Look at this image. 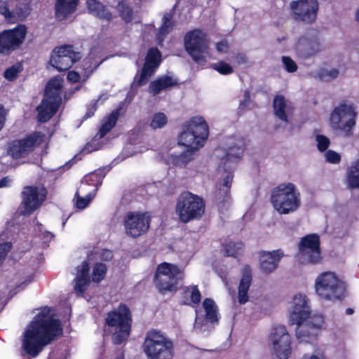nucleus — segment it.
<instances>
[{
  "label": "nucleus",
  "instance_id": "f257e3e1",
  "mask_svg": "<svg viewBox=\"0 0 359 359\" xmlns=\"http://www.w3.org/2000/svg\"><path fill=\"white\" fill-rule=\"evenodd\" d=\"M53 316L49 307L41 309L25 330L22 348L30 356H37L55 337L61 334L60 323Z\"/></svg>",
  "mask_w": 359,
  "mask_h": 359
},
{
  "label": "nucleus",
  "instance_id": "f03ea898",
  "mask_svg": "<svg viewBox=\"0 0 359 359\" xmlns=\"http://www.w3.org/2000/svg\"><path fill=\"white\" fill-rule=\"evenodd\" d=\"M289 323L296 325V337L299 343H312L319 334L323 324L320 316L311 317V310L306 294H294L289 303Z\"/></svg>",
  "mask_w": 359,
  "mask_h": 359
},
{
  "label": "nucleus",
  "instance_id": "7ed1b4c3",
  "mask_svg": "<svg viewBox=\"0 0 359 359\" xmlns=\"http://www.w3.org/2000/svg\"><path fill=\"white\" fill-rule=\"evenodd\" d=\"M225 149V156L221 159L218 172L224 175L222 183L219 185L217 196L224 201L229 198V192L231 187L233 174V168L241 158L244 150V141L241 138H229Z\"/></svg>",
  "mask_w": 359,
  "mask_h": 359
},
{
  "label": "nucleus",
  "instance_id": "20e7f679",
  "mask_svg": "<svg viewBox=\"0 0 359 359\" xmlns=\"http://www.w3.org/2000/svg\"><path fill=\"white\" fill-rule=\"evenodd\" d=\"M208 135L209 128L205 119L200 116H194L184 125V130L178 137V143L188 151L193 152L205 145Z\"/></svg>",
  "mask_w": 359,
  "mask_h": 359
},
{
  "label": "nucleus",
  "instance_id": "39448f33",
  "mask_svg": "<svg viewBox=\"0 0 359 359\" xmlns=\"http://www.w3.org/2000/svg\"><path fill=\"white\" fill-rule=\"evenodd\" d=\"M271 203L279 214L289 215L301 206V194L294 184L284 182L272 189Z\"/></svg>",
  "mask_w": 359,
  "mask_h": 359
},
{
  "label": "nucleus",
  "instance_id": "423d86ee",
  "mask_svg": "<svg viewBox=\"0 0 359 359\" xmlns=\"http://www.w3.org/2000/svg\"><path fill=\"white\" fill-rule=\"evenodd\" d=\"M63 79L59 76L49 80L46 89L44 98L37 107L38 121H48L57 111L62 101Z\"/></svg>",
  "mask_w": 359,
  "mask_h": 359
},
{
  "label": "nucleus",
  "instance_id": "0eeeda50",
  "mask_svg": "<svg viewBox=\"0 0 359 359\" xmlns=\"http://www.w3.org/2000/svg\"><path fill=\"white\" fill-rule=\"evenodd\" d=\"M105 322L108 330L112 333V339L115 344H121L128 338L132 318L130 311L125 304H121L109 312Z\"/></svg>",
  "mask_w": 359,
  "mask_h": 359
},
{
  "label": "nucleus",
  "instance_id": "6e6552de",
  "mask_svg": "<svg viewBox=\"0 0 359 359\" xmlns=\"http://www.w3.org/2000/svg\"><path fill=\"white\" fill-rule=\"evenodd\" d=\"M147 359H161L173 356L172 342L161 331L151 330L146 334L142 346Z\"/></svg>",
  "mask_w": 359,
  "mask_h": 359
},
{
  "label": "nucleus",
  "instance_id": "1a4fd4ad",
  "mask_svg": "<svg viewBox=\"0 0 359 359\" xmlns=\"http://www.w3.org/2000/svg\"><path fill=\"white\" fill-rule=\"evenodd\" d=\"M356 117L357 112L353 104L348 102H341L330 114V127L345 136H351L356 125Z\"/></svg>",
  "mask_w": 359,
  "mask_h": 359
},
{
  "label": "nucleus",
  "instance_id": "9d476101",
  "mask_svg": "<svg viewBox=\"0 0 359 359\" xmlns=\"http://www.w3.org/2000/svg\"><path fill=\"white\" fill-rule=\"evenodd\" d=\"M205 212V203L202 198L191 192H184L178 198L176 213L180 221L187 223L200 219Z\"/></svg>",
  "mask_w": 359,
  "mask_h": 359
},
{
  "label": "nucleus",
  "instance_id": "9b49d317",
  "mask_svg": "<svg viewBox=\"0 0 359 359\" xmlns=\"http://www.w3.org/2000/svg\"><path fill=\"white\" fill-rule=\"evenodd\" d=\"M316 293L325 299H339L345 295L346 285L332 272H323L316 279Z\"/></svg>",
  "mask_w": 359,
  "mask_h": 359
},
{
  "label": "nucleus",
  "instance_id": "f8f14e48",
  "mask_svg": "<svg viewBox=\"0 0 359 359\" xmlns=\"http://www.w3.org/2000/svg\"><path fill=\"white\" fill-rule=\"evenodd\" d=\"M187 51L198 64H203L210 57L209 41L206 34L200 29L188 32L184 36Z\"/></svg>",
  "mask_w": 359,
  "mask_h": 359
},
{
  "label": "nucleus",
  "instance_id": "ddd939ff",
  "mask_svg": "<svg viewBox=\"0 0 359 359\" xmlns=\"http://www.w3.org/2000/svg\"><path fill=\"white\" fill-rule=\"evenodd\" d=\"M269 344L275 359H288L292 354V339L284 325H277L271 328Z\"/></svg>",
  "mask_w": 359,
  "mask_h": 359
},
{
  "label": "nucleus",
  "instance_id": "4468645a",
  "mask_svg": "<svg viewBox=\"0 0 359 359\" xmlns=\"http://www.w3.org/2000/svg\"><path fill=\"white\" fill-rule=\"evenodd\" d=\"M183 278V272L177 266L163 262L156 269L154 282L158 290L163 293L175 290L179 280Z\"/></svg>",
  "mask_w": 359,
  "mask_h": 359
},
{
  "label": "nucleus",
  "instance_id": "2eb2a0df",
  "mask_svg": "<svg viewBox=\"0 0 359 359\" xmlns=\"http://www.w3.org/2000/svg\"><path fill=\"white\" fill-rule=\"evenodd\" d=\"M119 116L118 109L104 116L101 121L98 132L90 142L86 144L81 152L89 154L102 149L108 142L105 135L114 127Z\"/></svg>",
  "mask_w": 359,
  "mask_h": 359
},
{
  "label": "nucleus",
  "instance_id": "dca6fc26",
  "mask_svg": "<svg viewBox=\"0 0 359 359\" xmlns=\"http://www.w3.org/2000/svg\"><path fill=\"white\" fill-rule=\"evenodd\" d=\"M43 138L41 133H34L25 138L13 140L8 143V154L15 159L25 158L43 142Z\"/></svg>",
  "mask_w": 359,
  "mask_h": 359
},
{
  "label": "nucleus",
  "instance_id": "f3484780",
  "mask_svg": "<svg viewBox=\"0 0 359 359\" xmlns=\"http://www.w3.org/2000/svg\"><path fill=\"white\" fill-rule=\"evenodd\" d=\"M151 218L147 212H129L123 219L125 232L131 238L146 233L150 226Z\"/></svg>",
  "mask_w": 359,
  "mask_h": 359
},
{
  "label": "nucleus",
  "instance_id": "a211bd4d",
  "mask_svg": "<svg viewBox=\"0 0 359 359\" xmlns=\"http://www.w3.org/2000/svg\"><path fill=\"white\" fill-rule=\"evenodd\" d=\"M80 54L74 50L69 45H64L54 48L50 64L60 72L69 69L80 58Z\"/></svg>",
  "mask_w": 359,
  "mask_h": 359
},
{
  "label": "nucleus",
  "instance_id": "6ab92c4d",
  "mask_svg": "<svg viewBox=\"0 0 359 359\" xmlns=\"http://www.w3.org/2000/svg\"><path fill=\"white\" fill-rule=\"evenodd\" d=\"M26 32V27L22 25L1 32L0 34V54L9 53L18 48L23 43Z\"/></svg>",
  "mask_w": 359,
  "mask_h": 359
},
{
  "label": "nucleus",
  "instance_id": "aec40b11",
  "mask_svg": "<svg viewBox=\"0 0 359 359\" xmlns=\"http://www.w3.org/2000/svg\"><path fill=\"white\" fill-rule=\"evenodd\" d=\"M47 191L43 186H29L22 191L23 214H31L39 208L45 201Z\"/></svg>",
  "mask_w": 359,
  "mask_h": 359
},
{
  "label": "nucleus",
  "instance_id": "412c9836",
  "mask_svg": "<svg viewBox=\"0 0 359 359\" xmlns=\"http://www.w3.org/2000/svg\"><path fill=\"white\" fill-rule=\"evenodd\" d=\"M299 259L303 262L317 263L320 260V240L316 234L304 237L299 244Z\"/></svg>",
  "mask_w": 359,
  "mask_h": 359
},
{
  "label": "nucleus",
  "instance_id": "4be33fe9",
  "mask_svg": "<svg viewBox=\"0 0 359 359\" xmlns=\"http://www.w3.org/2000/svg\"><path fill=\"white\" fill-rule=\"evenodd\" d=\"M290 8L296 20L311 22L316 18L318 4L316 0H298L292 1Z\"/></svg>",
  "mask_w": 359,
  "mask_h": 359
},
{
  "label": "nucleus",
  "instance_id": "5701e85b",
  "mask_svg": "<svg viewBox=\"0 0 359 359\" xmlns=\"http://www.w3.org/2000/svg\"><path fill=\"white\" fill-rule=\"evenodd\" d=\"M103 178L104 175L101 171H96L86 175L76 192V194L93 198Z\"/></svg>",
  "mask_w": 359,
  "mask_h": 359
},
{
  "label": "nucleus",
  "instance_id": "b1692460",
  "mask_svg": "<svg viewBox=\"0 0 359 359\" xmlns=\"http://www.w3.org/2000/svg\"><path fill=\"white\" fill-rule=\"evenodd\" d=\"M161 53L157 48H152L149 50L138 80V84L140 86L146 83L148 79L156 70L161 62Z\"/></svg>",
  "mask_w": 359,
  "mask_h": 359
},
{
  "label": "nucleus",
  "instance_id": "393cba45",
  "mask_svg": "<svg viewBox=\"0 0 359 359\" xmlns=\"http://www.w3.org/2000/svg\"><path fill=\"white\" fill-rule=\"evenodd\" d=\"M282 250H276L271 252L263 251L260 252V268L264 273H269L274 271L279 261L283 257Z\"/></svg>",
  "mask_w": 359,
  "mask_h": 359
},
{
  "label": "nucleus",
  "instance_id": "a878e982",
  "mask_svg": "<svg viewBox=\"0 0 359 359\" xmlns=\"http://www.w3.org/2000/svg\"><path fill=\"white\" fill-rule=\"evenodd\" d=\"M89 264L86 261L76 268V276L74 278V292L78 294H82L86 290L89 283L88 278Z\"/></svg>",
  "mask_w": 359,
  "mask_h": 359
},
{
  "label": "nucleus",
  "instance_id": "bb28decb",
  "mask_svg": "<svg viewBox=\"0 0 359 359\" xmlns=\"http://www.w3.org/2000/svg\"><path fill=\"white\" fill-rule=\"evenodd\" d=\"M295 52L300 58L309 57L319 51V44L315 41L302 39L296 43Z\"/></svg>",
  "mask_w": 359,
  "mask_h": 359
},
{
  "label": "nucleus",
  "instance_id": "cd10ccee",
  "mask_svg": "<svg viewBox=\"0 0 359 359\" xmlns=\"http://www.w3.org/2000/svg\"><path fill=\"white\" fill-rule=\"evenodd\" d=\"M18 0H0V13L6 20L12 22L20 16Z\"/></svg>",
  "mask_w": 359,
  "mask_h": 359
},
{
  "label": "nucleus",
  "instance_id": "c85d7f7f",
  "mask_svg": "<svg viewBox=\"0 0 359 359\" xmlns=\"http://www.w3.org/2000/svg\"><path fill=\"white\" fill-rule=\"evenodd\" d=\"M252 281V270L245 266L242 270V278L238 287V302L245 304L248 301V291Z\"/></svg>",
  "mask_w": 359,
  "mask_h": 359
},
{
  "label": "nucleus",
  "instance_id": "c756f323",
  "mask_svg": "<svg viewBox=\"0 0 359 359\" xmlns=\"http://www.w3.org/2000/svg\"><path fill=\"white\" fill-rule=\"evenodd\" d=\"M79 0H56L55 8L57 18L63 19L74 12Z\"/></svg>",
  "mask_w": 359,
  "mask_h": 359
},
{
  "label": "nucleus",
  "instance_id": "7c9ffc66",
  "mask_svg": "<svg viewBox=\"0 0 359 359\" xmlns=\"http://www.w3.org/2000/svg\"><path fill=\"white\" fill-rule=\"evenodd\" d=\"M291 107L286 102L284 97L281 95H277L273 100V111L275 115L282 121L289 123L288 116L290 113Z\"/></svg>",
  "mask_w": 359,
  "mask_h": 359
},
{
  "label": "nucleus",
  "instance_id": "2f4dec72",
  "mask_svg": "<svg viewBox=\"0 0 359 359\" xmlns=\"http://www.w3.org/2000/svg\"><path fill=\"white\" fill-rule=\"evenodd\" d=\"M177 83L174 78L169 76H164L152 81L149 85V92L153 95H156L161 91L173 86Z\"/></svg>",
  "mask_w": 359,
  "mask_h": 359
},
{
  "label": "nucleus",
  "instance_id": "473e14b6",
  "mask_svg": "<svg viewBox=\"0 0 359 359\" xmlns=\"http://www.w3.org/2000/svg\"><path fill=\"white\" fill-rule=\"evenodd\" d=\"M89 12L98 18L109 20L111 13L100 1L96 0H87Z\"/></svg>",
  "mask_w": 359,
  "mask_h": 359
},
{
  "label": "nucleus",
  "instance_id": "72a5a7b5",
  "mask_svg": "<svg viewBox=\"0 0 359 359\" xmlns=\"http://www.w3.org/2000/svg\"><path fill=\"white\" fill-rule=\"evenodd\" d=\"M102 62V60L95 61L93 65H88L86 68L84 69V73L80 74L76 71H71L67 74V79L69 81L72 83L79 82L82 78L83 80L86 79L90 74L93 72V71L97 68L100 64Z\"/></svg>",
  "mask_w": 359,
  "mask_h": 359
},
{
  "label": "nucleus",
  "instance_id": "f704fd0d",
  "mask_svg": "<svg viewBox=\"0 0 359 359\" xmlns=\"http://www.w3.org/2000/svg\"><path fill=\"white\" fill-rule=\"evenodd\" d=\"M203 307L208 321L214 323L218 320L217 308L212 299H205L203 303Z\"/></svg>",
  "mask_w": 359,
  "mask_h": 359
},
{
  "label": "nucleus",
  "instance_id": "c9c22d12",
  "mask_svg": "<svg viewBox=\"0 0 359 359\" xmlns=\"http://www.w3.org/2000/svg\"><path fill=\"white\" fill-rule=\"evenodd\" d=\"M347 182L352 188H359V160L354 161L349 168Z\"/></svg>",
  "mask_w": 359,
  "mask_h": 359
},
{
  "label": "nucleus",
  "instance_id": "e433bc0d",
  "mask_svg": "<svg viewBox=\"0 0 359 359\" xmlns=\"http://www.w3.org/2000/svg\"><path fill=\"white\" fill-rule=\"evenodd\" d=\"M172 18L171 13H166L163 18V23L159 28L157 36V40L159 43L163 41L164 36L170 31L172 27Z\"/></svg>",
  "mask_w": 359,
  "mask_h": 359
},
{
  "label": "nucleus",
  "instance_id": "4c0bfd02",
  "mask_svg": "<svg viewBox=\"0 0 359 359\" xmlns=\"http://www.w3.org/2000/svg\"><path fill=\"white\" fill-rule=\"evenodd\" d=\"M107 268L104 264L97 262L93 267L91 278L95 283L102 281L107 273Z\"/></svg>",
  "mask_w": 359,
  "mask_h": 359
},
{
  "label": "nucleus",
  "instance_id": "58836bf2",
  "mask_svg": "<svg viewBox=\"0 0 359 359\" xmlns=\"http://www.w3.org/2000/svg\"><path fill=\"white\" fill-rule=\"evenodd\" d=\"M226 256L237 257L243 252V243L241 242H229L224 245Z\"/></svg>",
  "mask_w": 359,
  "mask_h": 359
},
{
  "label": "nucleus",
  "instance_id": "ea45409f",
  "mask_svg": "<svg viewBox=\"0 0 359 359\" xmlns=\"http://www.w3.org/2000/svg\"><path fill=\"white\" fill-rule=\"evenodd\" d=\"M167 123V116L163 112H158L152 116L149 125L153 129H159L164 127Z\"/></svg>",
  "mask_w": 359,
  "mask_h": 359
},
{
  "label": "nucleus",
  "instance_id": "a19ab883",
  "mask_svg": "<svg viewBox=\"0 0 359 359\" xmlns=\"http://www.w3.org/2000/svg\"><path fill=\"white\" fill-rule=\"evenodd\" d=\"M11 249V243L8 241L6 233L0 234V264Z\"/></svg>",
  "mask_w": 359,
  "mask_h": 359
},
{
  "label": "nucleus",
  "instance_id": "79ce46f5",
  "mask_svg": "<svg viewBox=\"0 0 359 359\" xmlns=\"http://www.w3.org/2000/svg\"><path fill=\"white\" fill-rule=\"evenodd\" d=\"M184 294L187 297L190 299V302L192 304L198 305L200 303L201 295L196 286L194 285L187 287Z\"/></svg>",
  "mask_w": 359,
  "mask_h": 359
},
{
  "label": "nucleus",
  "instance_id": "37998d69",
  "mask_svg": "<svg viewBox=\"0 0 359 359\" xmlns=\"http://www.w3.org/2000/svg\"><path fill=\"white\" fill-rule=\"evenodd\" d=\"M212 68L221 74L227 75L233 73V67L224 61H219L212 65Z\"/></svg>",
  "mask_w": 359,
  "mask_h": 359
},
{
  "label": "nucleus",
  "instance_id": "c03bdc74",
  "mask_svg": "<svg viewBox=\"0 0 359 359\" xmlns=\"http://www.w3.org/2000/svg\"><path fill=\"white\" fill-rule=\"evenodd\" d=\"M117 8L119 11L120 15L125 22H128L131 21L133 12L130 8H129L124 2H121L118 4Z\"/></svg>",
  "mask_w": 359,
  "mask_h": 359
},
{
  "label": "nucleus",
  "instance_id": "a18cd8bd",
  "mask_svg": "<svg viewBox=\"0 0 359 359\" xmlns=\"http://www.w3.org/2000/svg\"><path fill=\"white\" fill-rule=\"evenodd\" d=\"M35 231L36 235L40 237L46 245H47L53 238V235L50 232L43 230V226L41 224H36Z\"/></svg>",
  "mask_w": 359,
  "mask_h": 359
},
{
  "label": "nucleus",
  "instance_id": "49530a36",
  "mask_svg": "<svg viewBox=\"0 0 359 359\" xmlns=\"http://www.w3.org/2000/svg\"><path fill=\"white\" fill-rule=\"evenodd\" d=\"M188 163V160L184 154L173 155L171 154L168 159V164H172L175 166L183 167Z\"/></svg>",
  "mask_w": 359,
  "mask_h": 359
},
{
  "label": "nucleus",
  "instance_id": "de8ad7c7",
  "mask_svg": "<svg viewBox=\"0 0 359 359\" xmlns=\"http://www.w3.org/2000/svg\"><path fill=\"white\" fill-rule=\"evenodd\" d=\"M95 257L96 260L107 261L112 258V252L109 250H102V251H95L88 256V259L92 260Z\"/></svg>",
  "mask_w": 359,
  "mask_h": 359
},
{
  "label": "nucleus",
  "instance_id": "09e8293b",
  "mask_svg": "<svg viewBox=\"0 0 359 359\" xmlns=\"http://www.w3.org/2000/svg\"><path fill=\"white\" fill-rule=\"evenodd\" d=\"M20 71H21L20 65H15L11 67L8 68L5 71V72L4 74V76L5 77V79H6L8 81H13L17 78L18 74L20 72Z\"/></svg>",
  "mask_w": 359,
  "mask_h": 359
},
{
  "label": "nucleus",
  "instance_id": "8fccbe9b",
  "mask_svg": "<svg viewBox=\"0 0 359 359\" xmlns=\"http://www.w3.org/2000/svg\"><path fill=\"white\" fill-rule=\"evenodd\" d=\"M108 98V95L107 93H102L100 95L99 98L96 100V102L93 104H91L88 108V111L85 115L86 118H90L93 116L94 112L97 109V104H102Z\"/></svg>",
  "mask_w": 359,
  "mask_h": 359
},
{
  "label": "nucleus",
  "instance_id": "3c124183",
  "mask_svg": "<svg viewBox=\"0 0 359 359\" xmlns=\"http://www.w3.org/2000/svg\"><path fill=\"white\" fill-rule=\"evenodd\" d=\"M339 72L336 69H322L318 75L320 79L323 81H330L336 78L338 75Z\"/></svg>",
  "mask_w": 359,
  "mask_h": 359
},
{
  "label": "nucleus",
  "instance_id": "603ef678",
  "mask_svg": "<svg viewBox=\"0 0 359 359\" xmlns=\"http://www.w3.org/2000/svg\"><path fill=\"white\" fill-rule=\"evenodd\" d=\"M316 141L317 142L318 149L320 151H325L330 144V139L323 135H317Z\"/></svg>",
  "mask_w": 359,
  "mask_h": 359
},
{
  "label": "nucleus",
  "instance_id": "864d4df0",
  "mask_svg": "<svg viewBox=\"0 0 359 359\" xmlns=\"http://www.w3.org/2000/svg\"><path fill=\"white\" fill-rule=\"evenodd\" d=\"M282 62L287 72L292 73L297 71V65L296 62L290 57L283 56Z\"/></svg>",
  "mask_w": 359,
  "mask_h": 359
},
{
  "label": "nucleus",
  "instance_id": "5fc2aeb1",
  "mask_svg": "<svg viewBox=\"0 0 359 359\" xmlns=\"http://www.w3.org/2000/svg\"><path fill=\"white\" fill-rule=\"evenodd\" d=\"M325 158L326 161L332 164L339 163L341 161L340 154L333 150H328L326 151L325 154Z\"/></svg>",
  "mask_w": 359,
  "mask_h": 359
},
{
  "label": "nucleus",
  "instance_id": "6e6d98bb",
  "mask_svg": "<svg viewBox=\"0 0 359 359\" xmlns=\"http://www.w3.org/2000/svg\"><path fill=\"white\" fill-rule=\"evenodd\" d=\"M76 197V206L79 209L85 208L91 201L93 198L83 195L75 194Z\"/></svg>",
  "mask_w": 359,
  "mask_h": 359
},
{
  "label": "nucleus",
  "instance_id": "4d7b16f0",
  "mask_svg": "<svg viewBox=\"0 0 359 359\" xmlns=\"http://www.w3.org/2000/svg\"><path fill=\"white\" fill-rule=\"evenodd\" d=\"M300 359H326V357L322 350L316 349L313 353L304 354Z\"/></svg>",
  "mask_w": 359,
  "mask_h": 359
},
{
  "label": "nucleus",
  "instance_id": "13d9d810",
  "mask_svg": "<svg viewBox=\"0 0 359 359\" xmlns=\"http://www.w3.org/2000/svg\"><path fill=\"white\" fill-rule=\"evenodd\" d=\"M7 115H8V110L6 109L2 105H1L0 106V131L4 127Z\"/></svg>",
  "mask_w": 359,
  "mask_h": 359
},
{
  "label": "nucleus",
  "instance_id": "bf43d9fd",
  "mask_svg": "<svg viewBox=\"0 0 359 359\" xmlns=\"http://www.w3.org/2000/svg\"><path fill=\"white\" fill-rule=\"evenodd\" d=\"M216 48L219 53H225L228 50L229 46L226 41H222L217 43Z\"/></svg>",
  "mask_w": 359,
  "mask_h": 359
},
{
  "label": "nucleus",
  "instance_id": "052dcab7",
  "mask_svg": "<svg viewBox=\"0 0 359 359\" xmlns=\"http://www.w3.org/2000/svg\"><path fill=\"white\" fill-rule=\"evenodd\" d=\"M234 61L237 65L245 64L248 62V58L245 54L239 53L234 57Z\"/></svg>",
  "mask_w": 359,
  "mask_h": 359
},
{
  "label": "nucleus",
  "instance_id": "680f3d73",
  "mask_svg": "<svg viewBox=\"0 0 359 359\" xmlns=\"http://www.w3.org/2000/svg\"><path fill=\"white\" fill-rule=\"evenodd\" d=\"M11 178L9 177H5L0 180V188L7 187L11 185Z\"/></svg>",
  "mask_w": 359,
  "mask_h": 359
},
{
  "label": "nucleus",
  "instance_id": "e2e57ef3",
  "mask_svg": "<svg viewBox=\"0 0 359 359\" xmlns=\"http://www.w3.org/2000/svg\"><path fill=\"white\" fill-rule=\"evenodd\" d=\"M32 280H33V276H28V278L25 281L21 283L20 285H18V287L19 288V290H22L26 285H27L29 283H30Z\"/></svg>",
  "mask_w": 359,
  "mask_h": 359
},
{
  "label": "nucleus",
  "instance_id": "0e129e2a",
  "mask_svg": "<svg viewBox=\"0 0 359 359\" xmlns=\"http://www.w3.org/2000/svg\"><path fill=\"white\" fill-rule=\"evenodd\" d=\"M244 97V100L241 102V107H242L243 109H244L246 107V102L250 99L249 93L248 92H245Z\"/></svg>",
  "mask_w": 359,
  "mask_h": 359
},
{
  "label": "nucleus",
  "instance_id": "69168bd1",
  "mask_svg": "<svg viewBox=\"0 0 359 359\" xmlns=\"http://www.w3.org/2000/svg\"><path fill=\"white\" fill-rule=\"evenodd\" d=\"M196 316L195 327H196L199 324L200 318H199V315H198V311L197 310L196 311Z\"/></svg>",
  "mask_w": 359,
  "mask_h": 359
},
{
  "label": "nucleus",
  "instance_id": "338daca9",
  "mask_svg": "<svg viewBox=\"0 0 359 359\" xmlns=\"http://www.w3.org/2000/svg\"><path fill=\"white\" fill-rule=\"evenodd\" d=\"M355 18H356L357 21H359V8H358V10L356 11Z\"/></svg>",
  "mask_w": 359,
  "mask_h": 359
},
{
  "label": "nucleus",
  "instance_id": "774afa93",
  "mask_svg": "<svg viewBox=\"0 0 359 359\" xmlns=\"http://www.w3.org/2000/svg\"><path fill=\"white\" fill-rule=\"evenodd\" d=\"M116 359H123V355L122 353H119Z\"/></svg>",
  "mask_w": 359,
  "mask_h": 359
}]
</instances>
